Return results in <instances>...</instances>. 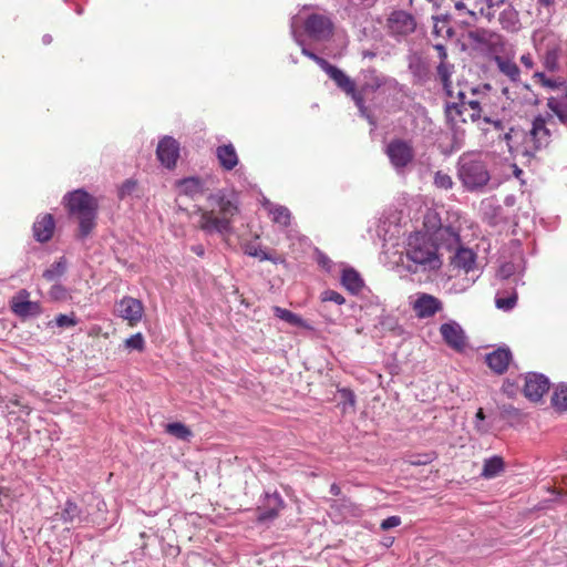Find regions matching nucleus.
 <instances>
[{
    "label": "nucleus",
    "instance_id": "obj_10",
    "mask_svg": "<svg viewBox=\"0 0 567 567\" xmlns=\"http://www.w3.org/2000/svg\"><path fill=\"white\" fill-rule=\"evenodd\" d=\"M385 28L390 35L400 39L414 32L416 22L411 13L395 10L389 14Z\"/></svg>",
    "mask_w": 567,
    "mask_h": 567
},
{
    "label": "nucleus",
    "instance_id": "obj_49",
    "mask_svg": "<svg viewBox=\"0 0 567 567\" xmlns=\"http://www.w3.org/2000/svg\"><path fill=\"white\" fill-rule=\"evenodd\" d=\"M136 188V183L134 181L127 179L123 183L118 190V195L121 198H124L128 195H131Z\"/></svg>",
    "mask_w": 567,
    "mask_h": 567
},
{
    "label": "nucleus",
    "instance_id": "obj_43",
    "mask_svg": "<svg viewBox=\"0 0 567 567\" xmlns=\"http://www.w3.org/2000/svg\"><path fill=\"white\" fill-rule=\"evenodd\" d=\"M453 181H452V177L446 174V173H443L441 171H437L434 175V185L437 187V188H441V189H451L453 187Z\"/></svg>",
    "mask_w": 567,
    "mask_h": 567
},
{
    "label": "nucleus",
    "instance_id": "obj_27",
    "mask_svg": "<svg viewBox=\"0 0 567 567\" xmlns=\"http://www.w3.org/2000/svg\"><path fill=\"white\" fill-rule=\"evenodd\" d=\"M452 258L454 267L463 269L465 272H470L474 269L476 255L472 249L457 247Z\"/></svg>",
    "mask_w": 567,
    "mask_h": 567
},
{
    "label": "nucleus",
    "instance_id": "obj_22",
    "mask_svg": "<svg viewBox=\"0 0 567 567\" xmlns=\"http://www.w3.org/2000/svg\"><path fill=\"white\" fill-rule=\"evenodd\" d=\"M547 109L553 118L556 117L557 121L567 125V92H563L557 96H550L547 99Z\"/></svg>",
    "mask_w": 567,
    "mask_h": 567
},
{
    "label": "nucleus",
    "instance_id": "obj_30",
    "mask_svg": "<svg viewBox=\"0 0 567 567\" xmlns=\"http://www.w3.org/2000/svg\"><path fill=\"white\" fill-rule=\"evenodd\" d=\"M264 208L272 216V220L280 226H288L290 224L291 214L285 206L276 205L266 199L262 203Z\"/></svg>",
    "mask_w": 567,
    "mask_h": 567
},
{
    "label": "nucleus",
    "instance_id": "obj_13",
    "mask_svg": "<svg viewBox=\"0 0 567 567\" xmlns=\"http://www.w3.org/2000/svg\"><path fill=\"white\" fill-rule=\"evenodd\" d=\"M549 390V380L539 373H528L525 378L524 394L530 401H539Z\"/></svg>",
    "mask_w": 567,
    "mask_h": 567
},
{
    "label": "nucleus",
    "instance_id": "obj_51",
    "mask_svg": "<svg viewBox=\"0 0 567 567\" xmlns=\"http://www.w3.org/2000/svg\"><path fill=\"white\" fill-rule=\"evenodd\" d=\"M401 524V518L399 516H390L382 520L381 528L383 530H388L390 528L396 527Z\"/></svg>",
    "mask_w": 567,
    "mask_h": 567
},
{
    "label": "nucleus",
    "instance_id": "obj_48",
    "mask_svg": "<svg viewBox=\"0 0 567 567\" xmlns=\"http://www.w3.org/2000/svg\"><path fill=\"white\" fill-rule=\"evenodd\" d=\"M545 68L549 71L557 69V52L555 50H550L546 53Z\"/></svg>",
    "mask_w": 567,
    "mask_h": 567
},
{
    "label": "nucleus",
    "instance_id": "obj_40",
    "mask_svg": "<svg viewBox=\"0 0 567 567\" xmlns=\"http://www.w3.org/2000/svg\"><path fill=\"white\" fill-rule=\"evenodd\" d=\"M66 270V260L62 257L59 261L54 262L49 269L43 272V277L48 281L59 279Z\"/></svg>",
    "mask_w": 567,
    "mask_h": 567
},
{
    "label": "nucleus",
    "instance_id": "obj_7",
    "mask_svg": "<svg viewBox=\"0 0 567 567\" xmlns=\"http://www.w3.org/2000/svg\"><path fill=\"white\" fill-rule=\"evenodd\" d=\"M481 102L468 97V93L463 90L457 91L456 101L447 102L445 106L446 117L451 122H456L458 118L466 122V113L475 122L481 118Z\"/></svg>",
    "mask_w": 567,
    "mask_h": 567
},
{
    "label": "nucleus",
    "instance_id": "obj_12",
    "mask_svg": "<svg viewBox=\"0 0 567 567\" xmlns=\"http://www.w3.org/2000/svg\"><path fill=\"white\" fill-rule=\"evenodd\" d=\"M156 155L166 168H174L179 157V143L172 136H164L157 145Z\"/></svg>",
    "mask_w": 567,
    "mask_h": 567
},
{
    "label": "nucleus",
    "instance_id": "obj_6",
    "mask_svg": "<svg viewBox=\"0 0 567 567\" xmlns=\"http://www.w3.org/2000/svg\"><path fill=\"white\" fill-rule=\"evenodd\" d=\"M555 118L550 114H539L532 121V127L525 137L528 148L536 152L546 148L551 142Z\"/></svg>",
    "mask_w": 567,
    "mask_h": 567
},
{
    "label": "nucleus",
    "instance_id": "obj_64",
    "mask_svg": "<svg viewBox=\"0 0 567 567\" xmlns=\"http://www.w3.org/2000/svg\"><path fill=\"white\" fill-rule=\"evenodd\" d=\"M295 25H296V17L292 18V21H291V31H292V34H295Z\"/></svg>",
    "mask_w": 567,
    "mask_h": 567
},
{
    "label": "nucleus",
    "instance_id": "obj_42",
    "mask_svg": "<svg viewBox=\"0 0 567 567\" xmlns=\"http://www.w3.org/2000/svg\"><path fill=\"white\" fill-rule=\"evenodd\" d=\"M145 346L144 337L141 332H137L130 338L125 339L124 347L127 350L143 351Z\"/></svg>",
    "mask_w": 567,
    "mask_h": 567
},
{
    "label": "nucleus",
    "instance_id": "obj_52",
    "mask_svg": "<svg viewBox=\"0 0 567 567\" xmlns=\"http://www.w3.org/2000/svg\"><path fill=\"white\" fill-rule=\"evenodd\" d=\"M341 398L343 399L344 405L349 404L350 406H354L355 396L352 391L348 389H342L340 391Z\"/></svg>",
    "mask_w": 567,
    "mask_h": 567
},
{
    "label": "nucleus",
    "instance_id": "obj_44",
    "mask_svg": "<svg viewBox=\"0 0 567 567\" xmlns=\"http://www.w3.org/2000/svg\"><path fill=\"white\" fill-rule=\"evenodd\" d=\"M484 121L486 123H491L493 124L494 128L499 132V135H498V138L499 140H503L506 142L508 148L511 150L512 148V145H511V140H512V135L514 133V130L513 128H509L508 132H505L503 135L501 134V132L503 131V123L501 121H491L488 117H484Z\"/></svg>",
    "mask_w": 567,
    "mask_h": 567
},
{
    "label": "nucleus",
    "instance_id": "obj_31",
    "mask_svg": "<svg viewBox=\"0 0 567 567\" xmlns=\"http://www.w3.org/2000/svg\"><path fill=\"white\" fill-rule=\"evenodd\" d=\"M342 286L351 293H358L363 287V280L358 271L353 268H346L341 276Z\"/></svg>",
    "mask_w": 567,
    "mask_h": 567
},
{
    "label": "nucleus",
    "instance_id": "obj_14",
    "mask_svg": "<svg viewBox=\"0 0 567 567\" xmlns=\"http://www.w3.org/2000/svg\"><path fill=\"white\" fill-rule=\"evenodd\" d=\"M440 332L443 340L450 348L456 351H462L466 347L465 333L457 322L450 321L443 323L440 327Z\"/></svg>",
    "mask_w": 567,
    "mask_h": 567
},
{
    "label": "nucleus",
    "instance_id": "obj_56",
    "mask_svg": "<svg viewBox=\"0 0 567 567\" xmlns=\"http://www.w3.org/2000/svg\"><path fill=\"white\" fill-rule=\"evenodd\" d=\"M64 292V289L62 288V286L60 285H55L52 287L51 289V295L54 297V298H58L60 297V295H62Z\"/></svg>",
    "mask_w": 567,
    "mask_h": 567
},
{
    "label": "nucleus",
    "instance_id": "obj_36",
    "mask_svg": "<svg viewBox=\"0 0 567 567\" xmlns=\"http://www.w3.org/2000/svg\"><path fill=\"white\" fill-rule=\"evenodd\" d=\"M272 311L277 318L288 322L291 326L306 327L305 320L288 309L276 306L272 308Z\"/></svg>",
    "mask_w": 567,
    "mask_h": 567
},
{
    "label": "nucleus",
    "instance_id": "obj_17",
    "mask_svg": "<svg viewBox=\"0 0 567 567\" xmlns=\"http://www.w3.org/2000/svg\"><path fill=\"white\" fill-rule=\"evenodd\" d=\"M441 309L442 302L436 297L429 293L417 295L413 303V310L416 316L422 319L433 317Z\"/></svg>",
    "mask_w": 567,
    "mask_h": 567
},
{
    "label": "nucleus",
    "instance_id": "obj_59",
    "mask_svg": "<svg viewBox=\"0 0 567 567\" xmlns=\"http://www.w3.org/2000/svg\"><path fill=\"white\" fill-rule=\"evenodd\" d=\"M330 493L334 496H338L341 493V488L337 484H332L330 486Z\"/></svg>",
    "mask_w": 567,
    "mask_h": 567
},
{
    "label": "nucleus",
    "instance_id": "obj_33",
    "mask_svg": "<svg viewBox=\"0 0 567 567\" xmlns=\"http://www.w3.org/2000/svg\"><path fill=\"white\" fill-rule=\"evenodd\" d=\"M453 69H454L453 65L447 63L446 61H441L436 68L437 78L442 82L443 87L450 97L454 96V92L452 90V82H451Z\"/></svg>",
    "mask_w": 567,
    "mask_h": 567
},
{
    "label": "nucleus",
    "instance_id": "obj_57",
    "mask_svg": "<svg viewBox=\"0 0 567 567\" xmlns=\"http://www.w3.org/2000/svg\"><path fill=\"white\" fill-rule=\"evenodd\" d=\"M192 251L197 256H204V247L202 245L192 246Z\"/></svg>",
    "mask_w": 567,
    "mask_h": 567
},
{
    "label": "nucleus",
    "instance_id": "obj_3",
    "mask_svg": "<svg viewBox=\"0 0 567 567\" xmlns=\"http://www.w3.org/2000/svg\"><path fill=\"white\" fill-rule=\"evenodd\" d=\"M69 214L79 223L82 238L86 237L96 225L97 200L83 189H76L64 196Z\"/></svg>",
    "mask_w": 567,
    "mask_h": 567
},
{
    "label": "nucleus",
    "instance_id": "obj_61",
    "mask_svg": "<svg viewBox=\"0 0 567 567\" xmlns=\"http://www.w3.org/2000/svg\"><path fill=\"white\" fill-rule=\"evenodd\" d=\"M502 93H503V95H505L507 99L513 100V97H512V95H511V91H509V89H508V87H504V89L502 90Z\"/></svg>",
    "mask_w": 567,
    "mask_h": 567
},
{
    "label": "nucleus",
    "instance_id": "obj_60",
    "mask_svg": "<svg viewBox=\"0 0 567 567\" xmlns=\"http://www.w3.org/2000/svg\"><path fill=\"white\" fill-rule=\"evenodd\" d=\"M42 41L44 44H50L52 42V37L50 34H44Z\"/></svg>",
    "mask_w": 567,
    "mask_h": 567
},
{
    "label": "nucleus",
    "instance_id": "obj_25",
    "mask_svg": "<svg viewBox=\"0 0 567 567\" xmlns=\"http://www.w3.org/2000/svg\"><path fill=\"white\" fill-rule=\"evenodd\" d=\"M60 518L65 524H82L87 522V516L83 514V511L72 501H66L61 513Z\"/></svg>",
    "mask_w": 567,
    "mask_h": 567
},
{
    "label": "nucleus",
    "instance_id": "obj_24",
    "mask_svg": "<svg viewBox=\"0 0 567 567\" xmlns=\"http://www.w3.org/2000/svg\"><path fill=\"white\" fill-rule=\"evenodd\" d=\"M282 504L284 502L279 494H267L266 505L262 508H259L258 519L260 522L274 519L277 517Z\"/></svg>",
    "mask_w": 567,
    "mask_h": 567
},
{
    "label": "nucleus",
    "instance_id": "obj_34",
    "mask_svg": "<svg viewBox=\"0 0 567 567\" xmlns=\"http://www.w3.org/2000/svg\"><path fill=\"white\" fill-rule=\"evenodd\" d=\"M504 470V461L499 456H493L488 460H485L482 476L485 478H494L501 474Z\"/></svg>",
    "mask_w": 567,
    "mask_h": 567
},
{
    "label": "nucleus",
    "instance_id": "obj_28",
    "mask_svg": "<svg viewBox=\"0 0 567 567\" xmlns=\"http://www.w3.org/2000/svg\"><path fill=\"white\" fill-rule=\"evenodd\" d=\"M435 239L449 250L457 248L461 241L458 233L451 226L440 227L435 233Z\"/></svg>",
    "mask_w": 567,
    "mask_h": 567
},
{
    "label": "nucleus",
    "instance_id": "obj_50",
    "mask_svg": "<svg viewBox=\"0 0 567 567\" xmlns=\"http://www.w3.org/2000/svg\"><path fill=\"white\" fill-rule=\"evenodd\" d=\"M475 419H476V421H475V429L480 433H486L488 429L483 423V421L485 420V414L483 412V409H478V411L476 412Z\"/></svg>",
    "mask_w": 567,
    "mask_h": 567
},
{
    "label": "nucleus",
    "instance_id": "obj_47",
    "mask_svg": "<svg viewBox=\"0 0 567 567\" xmlns=\"http://www.w3.org/2000/svg\"><path fill=\"white\" fill-rule=\"evenodd\" d=\"M517 296L514 293L507 298H496V307L502 310H511L516 305Z\"/></svg>",
    "mask_w": 567,
    "mask_h": 567
},
{
    "label": "nucleus",
    "instance_id": "obj_55",
    "mask_svg": "<svg viewBox=\"0 0 567 567\" xmlns=\"http://www.w3.org/2000/svg\"><path fill=\"white\" fill-rule=\"evenodd\" d=\"M435 50H437L441 61H445L447 58L446 49L443 44L434 45Z\"/></svg>",
    "mask_w": 567,
    "mask_h": 567
},
{
    "label": "nucleus",
    "instance_id": "obj_63",
    "mask_svg": "<svg viewBox=\"0 0 567 567\" xmlns=\"http://www.w3.org/2000/svg\"><path fill=\"white\" fill-rule=\"evenodd\" d=\"M442 30H443V27H442V28H440V27H439V23L436 22V23L434 24V32H435L437 35H440V34L442 33Z\"/></svg>",
    "mask_w": 567,
    "mask_h": 567
},
{
    "label": "nucleus",
    "instance_id": "obj_54",
    "mask_svg": "<svg viewBox=\"0 0 567 567\" xmlns=\"http://www.w3.org/2000/svg\"><path fill=\"white\" fill-rule=\"evenodd\" d=\"M520 62L527 69H532L534 66V61L530 53L523 54L520 56Z\"/></svg>",
    "mask_w": 567,
    "mask_h": 567
},
{
    "label": "nucleus",
    "instance_id": "obj_20",
    "mask_svg": "<svg viewBox=\"0 0 567 567\" xmlns=\"http://www.w3.org/2000/svg\"><path fill=\"white\" fill-rule=\"evenodd\" d=\"M512 360V353L508 348H498L486 355V363L496 373H504Z\"/></svg>",
    "mask_w": 567,
    "mask_h": 567
},
{
    "label": "nucleus",
    "instance_id": "obj_19",
    "mask_svg": "<svg viewBox=\"0 0 567 567\" xmlns=\"http://www.w3.org/2000/svg\"><path fill=\"white\" fill-rule=\"evenodd\" d=\"M29 292L21 290L12 301V310L21 317L37 316L41 312L40 305L34 301L27 300Z\"/></svg>",
    "mask_w": 567,
    "mask_h": 567
},
{
    "label": "nucleus",
    "instance_id": "obj_35",
    "mask_svg": "<svg viewBox=\"0 0 567 567\" xmlns=\"http://www.w3.org/2000/svg\"><path fill=\"white\" fill-rule=\"evenodd\" d=\"M507 0H483L484 7L480 9L481 18L487 20V22H492L496 19V12L503 6H506Z\"/></svg>",
    "mask_w": 567,
    "mask_h": 567
},
{
    "label": "nucleus",
    "instance_id": "obj_2",
    "mask_svg": "<svg viewBox=\"0 0 567 567\" xmlns=\"http://www.w3.org/2000/svg\"><path fill=\"white\" fill-rule=\"evenodd\" d=\"M405 258L408 260L406 269L411 272H416L420 268L423 270H434L441 266L437 247L421 233L409 236Z\"/></svg>",
    "mask_w": 567,
    "mask_h": 567
},
{
    "label": "nucleus",
    "instance_id": "obj_41",
    "mask_svg": "<svg viewBox=\"0 0 567 567\" xmlns=\"http://www.w3.org/2000/svg\"><path fill=\"white\" fill-rule=\"evenodd\" d=\"M166 432L169 433L171 435H173L179 440H184V441L189 440L192 436L190 430L181 422L168 423L166 425Z\"/></svg>",
    "mask_w": 567,
    "mask_h": 567
},
{
    "label": "nucleus",
    "instance_id": "obj_62",
    "mask_svg": "<svg viewBox=\"0 0 567 567\" xmlns=\"http://www.w3.org/2000/svg\"><path fill=\"white\" fill-rule=\"evenodd\" d=\"M505 204L507 206H512L514 204V197L513 196H508L505 198Z\"/></svg>",
    "mask_w": 567,
    "mask_h": 567
},
{
    "label": "nucleus",
    "instance_id": "obj_1",
    "mask_svg": "<svg viewBox=\"0 0 567 567\" xmlns=\"http://www.w3.org/2000/svg\"><path fill=\"white\" fill-rule=\"evenodd\" d=\"M212 209H200L198 225L206 234L228 235L233 230V218L238 214V205L234 197L223 192L208 198Z\"/></svg>",
    "mask_w": 567,
    "mask_h": 567
},
{
    "label": "nucleus",
    "instance_id": "obj_37",
    "mask_svg": "<svg viewBox=\"0 0 567 567\" xmlns=\"http://www.w3.org/2000/svg\"><path fill=\"white\" fill-rule=\"evenodd\" d=\"M534 78L538 80V82L550 90L558 91L560 94L563 92H567L566 83L561 79H551L545 75L543 72H536Z\"/></svg>",
    "mask_w": 567,
    "mask_h": 567
},
{
    "label": "nucleus",
    "instance_id": "obj_4",
    "mask_svg": "<svg viewBox=\"0 0 567 567\" xmlns=\"http://www.w3.org/2000/svg\"><path fill=\"white\" fill-rule=\"evenodd\" d=\"M456 168L458 179L470 192L482 190L491 179L486 163L474 154L460 156Z\"/></svg>",
    "mask_w": 567,
    "mask_h": 567
},
{
    "label": "nucleus",
    "instance_id": "obj_32",
    "mask_svg": "<svg viewBox=\"0 0 567 567\" xmlns=\"http://www.w3.org/2000/svg\"><path fill=\"white\" fill-rule=\"evenodd\" d=\"M484 7L483 0H464L455 1L454 8L463 14L468 16L472 20H477L480 16V9Z\"/></svg>",
    "mask_w": 567,
    "mask_h": 567
},
{
    "label": "nucleus",
    "instance_id": "obj_8",
    "mask_svg": "<svg viewBox=\"0 0 567 567\" xmlns=\"http://www.w3.org/2000/svg\"><path fill=\"white\" fill-rule=\"evenodd\" d=\"M385 153L398 173H402L414 159V150L410 142L395 138L388 145Z\"/></svg>",
    "mask_w": 567,
    "mask_h": 567
},
{
    "label": "nucleus",
    "instance_id": "obj_39",
    "mask_svg": "<svg viewBox=\"0 0 567 567\" xmlns=\"http://www.w3.org/2000/svg\"><path fill=\"white\" fill-rule=\"evenodd\" d=\"M244 251L248 256L258 258L260 261H264V260H270L272 262L277 261L268 252H266L264 249H261V247L255 241L247 243L244 247Z\"/></svg>",
    "mask_w": 567,
    "mask_h": 567
},
{
    "label": "nucleus",
    "instance_id": "obj_38",
    "mask_svg": "<svg viewBox=\"0 0 567 567\" xmlns=\"http://www.w3.org/2000/svg\"><path fill=\"white\" fill-rule=\"evenodd\" d=\"M551 404L558 411L567 410V384H560L555 389Z\"/></svg>",
    "mask_w": 567,
    "mask_h": 567
},
{
    "label": "nucleus",
    "instance_id": "obj_9",
    "mask_svg": "<svg viewBox=\"0 0 567 567\" xmlns=\"http://www.w3.org/2000/svg\"><path fill=\"white\" fill-rule=\"evenodd\" d=\"M305 31L315 41H328L333 35L334 24L327 13H311L305 20Z\"/></svg>",
    "mask_w": 567,
    "mask_h": 567
},
{
    "label": "nucleus",
    "instance_id": "obj_11",
    "mask_svg": "<svg viewBox=\"0 0 567 567\" xmlns=\"http://www.w3.org/2000/svg\"><path fill=\"white\" fill-rule=\"evenodd\" d=\"M116 315L128 321L131 327L136 326L144 313L143 303L133 297H124L115 305Z\"/></svg>",
    "mask_w": 567,
    "mask_h": 567
},
{
    "label": "nucleus",
    "instance_id": "obj_58",
    "mask_svg": "<svg viewBox=\"0 0 567 567\" xmlns=\"http://www.w3.org/2000/svg\"><path fill=\"white\" fill-rule=\"evenodd\" d=\"M538 4L544 8L551 7L555 3V0H537Z\"/></svg>",
    "mask_w": 567,
    "mask_h": 567
},
{
    "label": "nucleus",
    "instance_id": "obj_45",
    "mask_svg": "<svg viewBox=\"0 0 567 567\" xmlns=\"http://www.w3.org/2000/svg\"><path fill=\"white\" fill-rule=\"evenodd\" d=\"M55 326L59 328H71L78 323V320L73 313L71 315H59L54 320Z\"/></svg>",
    "mask_w": 567,
    "mask_h": 567
},
{
    "label": "nucleus",
    "instance_id": "obj_18",
    "mask_svg": "<svg viewBox=\"0 0 567 567\" xmlns=\"http://www.w3.org/2000/svg\"><path fill=\"white\" fill-rule=\"evenodd\" d=\"M470 39L477 44L488 47L494 52L498 45L504 44V38L499 33L484 28L471 31Z\"/></svg>",
    "mask_w": 567,
    "mask_h": 567
},
{
    "label": "nucleus",
    "instance_id": "obj_46",
    "mask_svg": "<svg viewBox=\"0 0 567 567\" xmlns=\"http://www.w3.org/2000/svg\"><path fill=\"white\" fill-rule=\"evenodd\" d=\"M321 299L324 302L326 301H331V302H334L337 305H342L346 301L344 297L341 293H339V292H337L334 290H326V291H323L322 295H321Z\"/></svg>",
    "mask_w": 567,
    "mask_h": 567
},
{
    "label": "nucleus",
    "instance_id": "obj_21",
    "mask_svg": "<svg viewBox=\"0 0 567 567\" xmlns=\"http://www.w3.org/2000/svg\"><path fill=\"white\" fill-rule=\"evenodd\" d=\"M360 81V90L355 89V91L361 95V97H363V93L375 92L384 83L383 78L374 69L362 71ZM362 101L364 102V99H362ZM363 106L365 107L364 104Z\"/></svg>",
    "mask_w": 567,
    "mask_h": 567
},
{
    "label": "nucleus",
    "instance_id": "obj_29",
    "mask_svg": "<svg viewBox=\"0 0 567 567\" xmlns=\"http://www.w3.org/2000/svg\"><path fill=\"white\" fill-rule=\"evenodd\" d=\"M216 156L220 166L226 171H231L238 164V156L231 144L218 146Z\"/></svg>",
    "mask_w": 567,
    "mask_h": 567
},
{
    "label": "nucleus",
    "instance_id": "obj_23",
    "mask_svg": "<svg viewBox=\"0 0 567 567\" xmlns=\"http://www.w3.org/2000/svg\"><path fill=\"white\" fill-rule=\"evenodd\" d=\"M55 224L51 214H45L33 224V234L38 241L45 243L51 239Z\"/></svg>",
    "mask_w": 567,
    "mask_h": 567
},
{
    "label": "nucleus",
    "instance_id": "obj_26",
    "mask_svg": "<svg viewBox=\"0 0 567 567\" xmlns=\"http://www.w3.org/2000/svg\"><path fill=\"white\" fill-rule=\"evenodd\" d=\"M493 60L502 74L513 82L519 81L520 70L513 58L496 54Z\"/></svg>",
    "mask_w": 567,
    "mask_h": 567
},
{
    "label": "nucleus",
    "instance_id": "obj_5",
    "mask_svg": "<svg viewBox=\"0 0 567 567\" xmlns=\"http://www.w3.org/2000/svg\"><path fill=\"white\" fill-rule=\"evenodd\" d=\"M301 52L303 55L315 61L340 90H342L347 95L351 96L357 107L359 109L361 116L365 117L371 124H373L368 113V109L363 106L361 95L355 91V82L342 70L330 64L327 60L308 50L305 45H302Z\"/></svg>",
    "mask_w": 567,
    "mask_h": 567
},
{
    "label": "nucleus",
    "instance_id": "obj_15",
    "mask_svg": "<svg viewBox=\"0 0 567 567\" xmlns=\"http://www.w3.org/2000/svg\"><path fill=\"white\" fill-rule=\"evenodd\" d=\"M207 182V178L192 176L177 181L176 187L179 195L196 199L208 189Z\"/></svg>",
    "mask_w": 567,
    "mask_h": 567
},
{
    "label": "nucleus",
    "instance_id": "obj_53",
    "mask_svg": "<svg viewBox=\"0 0 567 567\" xmlns=\"http://www.w3.org/2000/svg\"><path fill=\"white\" fill-rule=\"evenodd\" d=\"M514 271V265L513 264H504L499 267V270H498V276L502 278V279H507L508 277L512 276Z\"/></svg>",
    "mask_w": 567,
    "mask_h": 567
},
{
    "label": "nucleus",
    "instance_id": "obj_16",
    "mask_svg": "<svg viewBox=\"0 0 567 567\" xmlns=\"http://www.w3.org/2000/svg\"><path fill=\"white\" fill-rule=\"evenodd\" d=\"M497 22L501 29L507 33H517L522 30L519 12L512 3H507L498 12Z\"/></svg>",
    "mask_w": 567,
    "mask_h": 567
}]
</instances>
